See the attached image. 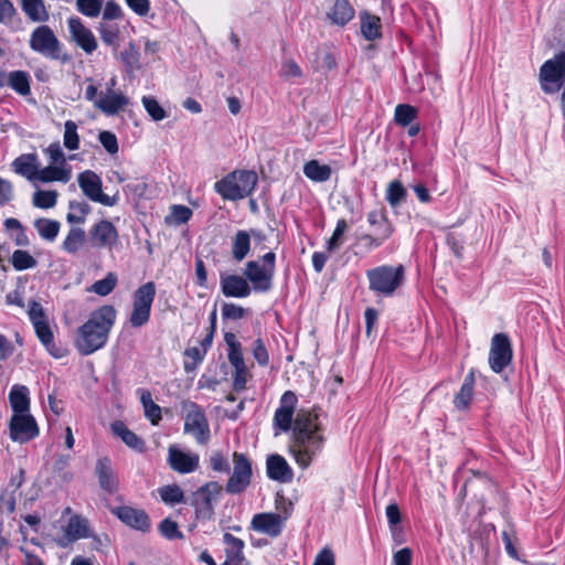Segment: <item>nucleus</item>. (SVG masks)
Segmentation results:
<instances>
[{
  "label": "nucleus",
  "mask_w": 565,
  "mask_h": 565,
  "mask_svg": "<svg viewBox=\"0 0 565 565\" xmlns=\"http://www.w3.org/2000/svg\"><path fill=\"white\" fill-rule=\"evenodd\" d=\"M159 531L161 532V534L164 537H167L169 540L181 539L182 537V533L179 531L177 522H174V521H172L170 519H164L160 523Z\"/></svg>",
  "instance_id": "obj_55"
},
{
  "label": "nucleus",
  "mask_w": 565,
  "mask_h": 565,
  "mask_svg": "<svg viewBox=\"0 0 565 565\" xmlns=\"http://www.w3.org/2000/svg\"><path fill=\"white\" fill-rule=\"evenodd\" d=\"M87 534V522L86 520L74 515L68 520V523L63 527V534L56 540L60 547H67L73 542L86 537Z\"/></svg>",
  "instance_id": "obj_20"
},
{
  "label": "nucleus",
  "mask_w": 565,
  "mask_h": 565,
  "mask_svg": "<svg viewBox=\"0 0 565 565\" xmlns=\"http://www.w3.org/2000/svg\"><path fill=\"white\" fill-rule=\"evenodd\" d=\"M252 475L250 460L246 455L235 451L233 454V471L225 486L226 492L231 494L244 492L250 484Z\"/></svg>",
  "instance_id": "obj_7"
},
{
  "label": "nucleus",
  "mask_w": 565,
  "mask_h": 565,
  "mask_svg": "<svg viewBox=\"0 0 565 565\" xmlns=\"http://www.w3.org/2000/svg\"><path fill=\"white\" fill-rule=\"evenodd\" d=\"M11 263L17 270L34 268L38 265L36 259L29 252L22 249L13 252Z\"/></svg>",
  "instance_id": "obj_42"
},
{
  "label": "nucleus",
  "mask_w": 565,
  "mask_h": 565,
  "mask_svg": "<svg viewBox=\"0 0 565 565\" xmlns=\"http://www.w3.org/2000/svg\"><path fill=\"white\" fill-rule=\"evenodd\" d=\"M64 146L70 150H76L79 147V137L77 134V125L73 120L65 122Z\"/></svg>",
  "instance_id": "obj_49"
},
{
  "label": "nucleus",
  "mask_w": 565,
  "mask_h": 565,
  "mask_svg": "<svg viewBox=\"0 0 565 565\" xmlns=\"http://www.w3.org/2000/svg\"><path fill=\"white\" fill-rule=\"evenodd\" d=\"M222 315L225 319L238 320L245 315V309L234 303H224L222 307Z\"/></svg>",
  "instance_id": "obj_63"
},
{
  "label": "nucleus",
  "mask_w": 565,
  "mask_h": 565,
  "mask_svg": "<svg viewBox=\"0 0 565 565\" xmlns=\"http://www.w3.org/2000/svg\"><path fill=\"white\" fill-rule=\"evenodd\" d=\"M286 518L276 513H258L253 516L250 526L253 530L277 537L282 530Z\"/></svg>",
  "instance_id": "obj_16"
},
{
  "label": "nucleus",
  "mask_w": 565,
  "mask_h": 565,
  "mask_svg": "<svg viewBox=\"0 0 565 565\" xmlns=\"http://www.w3.org/2000/svg\"><path fill=\"white\" fill-rule=\"evenodd\" d=\"M100 39L114 50L119 47V28L116 24L100 22L98 28Z\"/></svg>",
  "instance_id": "obj_38"
},
{
  "label": "nucleus",
  "mask_w": 565,
  "mask_h": 565,
  "mask_svg": "<svg viewBox=\"0 0 565 565\" xmlns=\"http://www.w3.org/2000/svg\"><path fill=\"white\" fill-rule=\"evenodd\" d=\"M184 354L188 358L193 360L192 363L184 362V370L186 372H189V371H193L196 367V365L203 360V358L206 353L204 352V350H202L199 347H192V348L186 349Z\"/></svg>",
  "instance_id": "obj_57"
},
{
  "label": "nucleus",
  "mask_w": 565,
  "mask_h": 565,
  "mask_svg": "<svg viewBox=\"0 0 565 565\" xmlns=\"http://www.w3.org/2000/svg\"><path fill=\"white\" fill-rule=\"evenodd\" d=\"M161 500L167 504H178L184 502V493L177 484L162 487L159 490Z\"/></svg>",
  "instance_id": "obj_46"
},
{
  "label": "nucleus",
  "mask_w": 565,
  "mask_h": 565,
  "mask_svg": "<svg viewBox=\"0 0 565 565\" xmlns=\"http://www.w3.org/2000/svg\"><path fill=\"white\" fill-rule=\"evenodd\" d=\"M60 222L49 218H38L34 222L39 235L46 241H54L60 231Z\"/></svg>",
  "instance_id": "obj_37"
},
{
  "label": "nucleus",
  "mask_w": 565,
  "mask_h": 565,
  "mask_svg": "<svg viewBox=\"0 0 565 565\" xmlns=\"http://www.w3.org/2000/svg\"><path fill=\"white\" fill-rule=\"evenodd\" d=\"M150 317V310L141 307H134L130 316V323L132 327H141L148 322Z\"/></svg>",
  "instance_id": "obj_60"
},
{
  "label": "nucleus",
  "mask_w": 565,
  "mask_h": 565,
  "mask_svg": "<svg viewBox=\"0 0 565 565\" xmlns=\"http://www.w3.org/2000/svg\"><path fill=\"white\" fill-rule=\"evenodd\" d=\"M367 221L372 226V232L382 237L388 238L393 233V227L388 222L383 210H374L367 214Z\"/></svg>",
  "instance_id": "obj_27"
},
{
  "label": "nucleus",
  "mask_w": 565,
  "mask_h": 565,
  "mask_svg": "<svg viewBox=\"0 0 565 565\" xmlns=\"http://www.w3.org/2000/svg\"><path fill=\"white\" fill-rule=\"evenodd\" d=\"M416 114V108L411 105H397L395 108V121L402 126H407L415 119Z\"/></svg>",
  "instance_id": "obj_50"
},
{
  "label": "nucleus",
  "mask_w": 565,
  "mask_h": 565,
  "mask_svg": "<svg viewBox=\"0 0 565 565\" xmlns=\"http://www.w3.org/2000/svg\"><path fill=\"white\" fill-rule=\"evenodd\" d=\"M222 487L216 481H210L192 493L191 504L199 519L210 520L214 514L213 502H216Z\"/></svg>",
  "instance_id": "obj_8"
},
{
  "label": "nucleus",
  "mask_w": 565,
  "mask_h": 565,
  "mask_svg": "<svg viewBox=\"0 0 565 565\" xmlns=\"http://www.w3.org/2000/svg\"><path fill=\"white\" fill-rule=\"evenodd\" d=\"M128 104L129 98L121 92H102L96 102V108L108 116H115L122 111Z\"/></svg>",
  "instance_id": "obj_19"
},
{
  "label": "nucleus",
  "mask_w": 565,
  "mask_h": 565,
  "mask_svg": "<svg viewBox=\"0 0 565 565\" xmlns=\"http://www.w3.org/2000/svg\"><path fill=\"white\" fill-rule=\"evenodd\" d=\"M89 241L93 247L111 248L118 241V232L111 222L102 220L89 231Z\"/></svg>",
  "instance_id": "obj_15"
},
{
  "label": "nucleus",
  "mask_w": 565,
  "mask_h": 565,
  "mask_svg": "<svg viewBox=\"0 0 565 565\" xmlns=\"http://www.w3.org/2000/svg\"><path fill=\"white\" fill-rule=\"evenodd\" d=\"M12 169L15 173L26 178L30 181H35L38 172V156L35 153L21 154L12 162Z\"/></svg>",
  "instance_id": "obj_24"
},
{
  "label": "nucleus",
  "mask_w": 565,
  "mask_h": 565,
  "mask_svg": "<svg viewBox=\"0 0 565 565\" xmlns=\"http://www.w3.org/2000/svg\"><path fill=\"white\" fill-rule=\"evenodd\" d=\"M71 39L87 54L97 49V40L93 32L77 17L67 20Z\"/></svg>",
  "instance_id": "obj_13"
},
{
  "label": "nucleus",
  "mask_w": 565,
  "mask_h": 565,
  "mask_svg": "<svg viewBox=\"0 0 565 565\" xmlns=\"http://www.w3.org/2000/svg\"><path fill=\"white\" fill-rule=\"evenodd\" d=\"M380 28V18L366 12L361 14V32L366 40L374 41L379 39L381 36Z\"/></svg>",
  "instance_id": "obj_34"
},
{
  "label": "nucleus",
  "mask_w": 565,
  "mask_h": 565,
  "mask_svg": "<svg viewBox=\"0 0 565 565\" xmlns=\"http://www.w3.org/2000/svg\"><path fill=\"white\" fill-rule=\"evenodd\" d=\"M38 434V425L30 414H13L10 420V436L13 440L25 443Z\"/></svg>",
  "instance_id": "obj_12"
},
{
  "label": "nucleus",
  "mask_w": 565,
  "mask_h": 565,
  "mask_svg": "<svg viewBox=\"0 0 565 565\" xmlns=\"http://www.w3.org/2000/svg\"><path fill=\"white\" fill-rule=\"evenodd\" d=\"M305 175L313 182H326L331 178L332 170L328 164L310 160L303 166Z\"/></svg>",
  "instance_id": "obj_29"
},
{
  "label": "nucleus",
  "mask_w": 565,
  "mask_h": 565,
  "mask_svg": "<svg viewBox=\"0 0 565 565\" xmlns=\"http://www.w3.org/2000/svg\"><path fill=\"white\" fill-rule=\"evenodd\" d=\"M99 486L103 490L114 493L118 488V479L111 466V461L107 457L97 460L95 468Z\"/></svg>",
  "instance_id": "obj_23"
},
{
  "label": "nucleus",
  "mask_w": 565,
  "mask_h": 565,
  "mask_svg": "<svg viewBox=\"0 0 565 565\" xmlns=\"http://www.w3.org/2000/svg\"><path fill=\"white\" fill-rule=\"evenodd\" d=\"M266 471L269 479L282 483L290 482L294 478V472L280 455H270L266 460Z\"/></svg>",
  "instance_id": "obj_21"
},
{
  "label": "nucleus",
  "mask_w": 565,
  "mask_h": 565,
  "mask_svg": "<svg viewBox=\"0 0 565 565\" xmlns=\"http://www.w3.org/2000/svg\"><path fill=\"white\" fill-rule=\"evenodd\" d=\"M244 275L246 280L252 282L255 291L266 292L273 287L274 273L256 260L246 264Z\"/></svg>",
  "instance_id": "obj_14"
},
{
  "label": "nucleus",
  "mask_w": 565,
  "mask_h": 565,
  "mask_svg": "<svg viewBox=\"0 0 565 565\" xmlns=\"http://www.w3.org/2000/svg\"><path fill=\"white\" fill-rule=\"evenodd\" d=\"M565 76V41L561 43L559 50L552 58L546 60L539 73L541 88L546 94L559 90L561 81Z\"/></svg>",
  "instance_id": "obj_5"
},
{
  "label": "nucleus",
  "mask_w": 565,
  "mask_h": 565,
  "mask_svg": "<svg viewBox=\"0 0 565 565\" xmlns=\"http://www.w3.org/2000/svg\"><path fill=\"white\" fill-rule=\"evenodd\" d=\"M114 513L122 523L135 530L147 532L150 529V519L141 509L124 505L115 509Z\"/></svg>",
  "instance_id": "obj_17"
},
{
  "label": "nucleus",
  "mask_w": 565,
  "mask_h": 565,
  "mask_svg": "<svg viewBox=\"0 0 565 565\" xmlns=\"http://www.w3.org/2000/svg\"><path fill=\"white\" fill-rule=\"evenodd\" d=\"M117 281V275L108 273L104 279L95 281L89 290L99 296H107L115 289Z\"/></svg>",
  "instance_id": "obj_44"
},
{
  "label": "nucleus",
  "mask_w": 565,
  "mask_h": 565,
  "mask_svg": "<svg viewBox=\"0 0 565 565\" xmlns=\"http://www.w3.org/2000/svg\"><path fill=\"white\" fill-rule=\"evenodd\" d=\"M28 388L21 385H14L9 394V399L14 414H25L29 411Z\"/></svg>",
  "instance_id": "obj_31"
},
{
  "label": "nucleus",
  "mask_w": 565,
  "mask_h": 565,
  "mask_svg": "<svg viewBox=\"0 0 565 565\" xmlns=\"http://www.w3.org/2000/svg\"><path fill=\"white\" fill-rule=\"evenodd\" d=\"M224 543L227 545L226 554L228 559L241 562L243 559L244 542L230 533L224 534Z\"/></svg>",
  "instance_id": "obj_40"
},
{
  "label": "nucleus",
  "mask_w": 565,
  "mask_h": 565,
  "mask_svg": "<svg viewBox=\"0 0 565 565\" xmlns=\"http://www.w3.org/2000/svg\"><path fill=\"white\" fill-rule=\"evenodd\" d=\"M70 210L74 212H79V215H76L75 213H68L66 218L68 223H77L82 224L85 222V216L90 213V205L84 201L77 202V201H71L70 202Z\"/></svg>",
  "instance_id": "obj_48"
},
{
  "label": "nucleus",
  "mask_w": 565,
  "mask_h": 565,
  "mask_svg": "<svg viewBox=\"0 0 565 565\" xmlns=\"http://www.w3.org/2000/svg\"><path fill=\"white\" fill-rule=\"evenodd\" d=\"M98 140L108 153L115 154L118 152V141L113 132L107 130L100 131L98 135Z\"/></svg>",
  "instance_id": "obj_56"
},
{
  "label": "nucleus",
  "mask_w": 565,
  "mask_h": 565,
  "mask_svg": "<svg viewBox=\"0 0 565 565\" xmlns=\"http://www.w3.org/2000/svg\"><path fill=\"white\" fill-rule=\"evenodd\" d=\"M512 361V348L504 333H497L491 341L489 364L493 372L500 373Z\"/></svg>",
  "instance_id": "obj_10"
},
{
  "label": "nucleus",
  "mask_w": 565,
  "mask_h": 565,
  "mask_svg": "<svg viewBox=\"0 0 565 565\" xmlns=\"http://www.w3.org/2000/svg\"><path fill=\"white\" fill-rule=\"evenodd\" d=\"M141 102L145 109L154 121L163 120L167 118V111L156 98L151 96H143Z\"/></svg>",
  "instance_id": "obj_47"
},
{
  "label": "nucleus",
  "mask_w": 565,
  "mask_h": 565,
  "mask_svg": "<svg viewBox=\"0 0 565 565\" xmlns=\"http://www.w3.org/2000/svg\"><path fill=\"white\" fill-rule=\"evenodd\" d=\"M184 431L194 436L199 444H206L210 438V428L203 411L196 405L189 406L185 419Z\"/></svg>",
  "instance_id": "obj_11"
},
{
  "label": "nucleus",
  "mask_w": 565,
  "mask_h": 565,
  "mask_svg": "<svg viewBox=\"0 0 565 565\" xmlns=\"http://www.w3.org/2000/svg\"><path fill=\"white\" fill-rule=\"evenodd\" d=\"M492 484L490 480L483 477H478L471 480H468L460 491V495H466L468 491L475 492V495L478 497L477 490L479 489H488L490 490Z\"/></svg>",
  "instance_id": "obj_53"
},
{
  "label": "nucleus",
  "mask_w": 565,
  "mask_h": 565,
  "mask_svg": "<svg viewBox=\"0 0 565 565\" xmlns=\"http://www.w3.org/2000/svg\"><path fill=\"white\" fill-rule=\"evenodd\" d=\"M34 329L40 341L46 347V349L50 352H52L51 347H54L53 333L47 322H38L36 326H34Z\"/></svg>",
  "instance_id": "obj_54"
},
{
  "label": "nucleus",
  "mask_w": 565,
  "mask_h": 565,
  "mask_svg": "<svg viewBox=\"0 0 565 565\" xmlns=\"http://www.w3.org/2000/svg\"><path fill=\"white\" fill-rule=\"evenodd\" d=\"M140 401L145 409L146 417L157 425L161 419V408L152 401L151 393L147 390H140Z\"/></svg>",
  "instance_id": "obj_36"
},
{
  "label": "nucleus",
  "mask_w": 565,
  "mask_h": 565,
  "mask_svg": "<svg viewBox=\"0 0 565 565\" xmlns=\"http://www.w3.org/2000/svg\"><path fill=\"white\" fill-rule=\"evenodd\" d=\"M222 292L226 297L245 298L250 295L252 288L246 278L238 275H227L221 278Z\"/></svg>",
  "instance_id": "obj_22"
},
{
  "label": "nucleus",
  "mask_w": 565,
  "mask_h": 565,
  "mask_svg": "<svg viewBox=\"0 0 565 565\" xmlns=\"http://www.w3.org/2000/svg\"><path fill=\"white\" fill-rule=\"evenodd\" d=\"M347 230H348L347 221L343 220V218L339 220L332 236L328 241L327 248H328L329 252H333V250L338 249L342 245V243H343V235H344Z\"/></svg>",
  "instance_id": "obj_52"
},
{
  "label": "nucleus",
  "mask_w": 565,
  "mask_h": 565,
  "mask_svg": "<svg viewBox=\"0 0 565 565\" xmlns=\"http://www.w3.org/2000/svg\"><path fill=\"white\" fill-rule=\"evenodd\" d=\"M29 45L33 52L50 60L63 63L70 60L68 55L63 52V44L46 24L39 25L32 31Z\"/></svg>",
  "instance_id": "obj_4"
},
{
  "label": "nucleus",
  "mask_w": 565,
  "mask_h": 565,
  "mask_svg": "<svg viewBox=\"0 0 565 565\" xmlns=\"http://www.w3.org/2000/svg\"><path fill=\"white\" fill-rule=\"evenodd\" d=\"M210 467L212 470L217 472H228L230 471V465L226 459V457L220 452L215 451L210 457Z\"/></svg>",
  "instance_id": "obj_58"
},
{
  "label": "nucleus",
  "mask_w": 565,
  "mask_h": 565,
  "mask_svg": "<svg viewBox=\"0 0 565 565\" xmlns=\"http://www.w3.org/2000/svg\"><path fill=\"white\" fill-rule=\"evenodd\" d=\"M366 276L370 281V289L384 295L391 296L403 284L404 267L380 266L367 270Z\"/></svg>",
  "instance_id": "obj_6"
},
{
  "label": "nucleus",
  "mask_w": 565,
  "mask_h": 565,
  "mask_svg": "<svg viewBox=\"0 0 565 565\" xmlns=\"http://www.w3.org/2000/svg\"><path fill=\"white\" fill-rule=\"evenodd\" d=\"M77 182L83 193L93 202L105 206H114L118 202V194L109 196L103 192V182L100 177L92 171L85 170L77 175Z\"/></svg>",
  "instance_id": "obj_9"
},
{
  "label": "nucleus",
  "mask_w": 565,
  "mask_h": 565,
  "mask_svg": "<svg viewBox=\"0 0 565 565\" xmlns=\"http://www.w3.org/2000/svg\"><path fill=\"white\" fill-rule=\"evenodd\" d=\"M258 181L256 172L235 170L214 184V190L228 201L245 199L252 194Z\"/></svg>",
  "instance_id": "obj_3"
},
{
  "label": "nucleus",
  "mask_w": 565,
  "mask_h": 565,
  "mask_svg": "<svg viewBox=\"0 0 565 565\" xmlns=\"http://www.w3.org/2000/svg\"><path fill=\"white\" fill-rule=\"evenodd\" d=\"M328 17L332 23L342 26L353 19L354 9L348 0H335Z\"/></svg>",
  "instance_id": "obj_25"
},
{
  "label": "nucleus",
  "mask_w": 565,
  "mask_h": 565,
  "mask_svg": "<svg viewBox=\"0 0 565 565\" xmlns=\"http://www.w3.org/2000/svg\"><path fill=\"white\" fill-rule=\"evenodd\" d=\"M21 7L26 17L33 22H46L50 13L43 0H21Z\"/></svg>",
  "instance_id": "obj_28"
},
{
  "label": "nucleus",
  "mask_w": 565,
  "mask_h": 565,
  "mask_svg": "<svg viewBox=\"0 0 565 565\" xmlns=\"http://www.w3.org/2000/svg\"><path fill=\"white\" fill-rule=\"evenodd\" d=\"M113 433L118 436L128 447L134 450L142 451L145 448L143 440L138 437L134 431L128 429V427L122 422H115L111 424Z\"/></svg>",
  "instance_id": "obj_26"
},
{
  "label": "nucleus",
  "mask_w": 565,
  "mask_h": 565,
  "mask_svg": "<svg viewBox=\"0 0 565 565\" xmlns=\"http://www.w3.org/2000/svg\"><path fill=\"white\" fill-rule=\"evenodd\" d=\"M168 461L170 467L180 473H189L198 469L199 456L191 452H184L175 446L169 447Z\"/></svg>",
  "instance_id": "obj_18"
},
{
  "label": "nucleus",
  "mask_w": 565,
  "mask_h": 565,
  "mask_svg": "<svg viewBox=\"0 0 565 565\" xmlns=\"http://www.w3.org/2000/svg\"><path fill=\"white\" fill-rule=\"evenodd\" d=\"M475 374L473 371L466 376L460 391L457 393L454 399V404L457 409L463 411L468 408L472 395H473Z\"/></svg>",
  "instance_id": "obj_30"
},
{
  "label": "nucleus",
  "mask_w": 565,
  "mask_h": 565,
  "mask_svg": "<svg viewBox=\"0 0 565 565\" xmlns=\"http://www.w3.org/2000/svg\"><path fill=\"white\" fill-rule=\"evenodd\" d=\"M406 189L398 180L392 181L386 190V200L392 207L398 206L406 199Z\"/></svg>",
  "instance_id": "obj_41"
},
{
  "label": "nucleus",
  "mask_w": 565,
  "mask_h": 565,
  "mask_svg": "<svg viewBox=\"0 0 565 565\" xmlns=\"http://www.w3.org/2000/svg\"><path fill=\"white\" fill-rule=\"evenodd\" d=\"M28 313H29L30 320L32 321L33 326H36L38 322L39 323L46 322L43 307L38 301H32L30 303Z\"/></svg>",
  "instance_id": "obj_62"
},
{
  "label": "nucleus",
  "mask_w": 565,
  "mask_h": 565,
  "mask_svg": "<svg viewBox=\"0 0 565 565\" xmlns=\"http://www.w3.org/2000/svg\"><path fill=\"white\" fill-rule=\"evenodd\" d=\"M156 296V286L149 281L140 286L134 296V307H141L151 310V306Z\"/></svg>",
  "instance_id": "obj_35"
},
{
  "label": "nucleus",
  "mask_w": 565,
  "mask_h": 565,
  "mask_svg": "<svg viewBox=\"0 0 565 565\" xmlns=\"http://www.w3.org/2000/svg\"><path fill=\"white\" fill-rule=\"evenodd\" d=\"M85 241V232L79 227L70 230L66 238L63 242V248L68 253H76Z\"/></svg>",
  "instance_id": "obj_43"
},
{
  "label": "nucleus",
  "mask_w": 565,
  "mask_h": 565,
  "mask_svg": "<svg viewBox=\"0 0 565 565\" xmlns=\"http://www.w3.org/2000/svg\"><path fill=\"white\" fill-rule=\"evenodd\" d=\"M71 178V172L60 167L49 166L45 168L38 167V172L35 175V181L41 182H51V181H62L67 182Z\"/></svg>",
  "instance_id": "obj_33"
},
{
  "label": "nucleus",
  "mask_w": 565,
  "mask_h": 565,
  "mask_svg": "<svg viewBox=\"0 0 565 565\" xmlns=\"http://www.w3.org/2000/svg\"><path fill=\"white\" fill-rule=\"evenodd\" d=\"M413 552L408 547H404L398 550L393 555L394 565H411L412 564Z\"/></svg>",
  "instance_id": "obj_64"
},
{
  "label": "nucleus",
  "mask_w": 565,
  "mask_h": 565,
  "mask_svg": "<svg viewBox=\"0 0 565 565\" xmlns=\"http://www.w3.org/2000/svg\"><path fill=\"white\" fill-rule=\"evenodd\" d=\"M15 510V495L14 491H3L0 494V512L12 514Z\"/></svg>",
  "instance_id": "obj_59"
},
{
  "label": "nucleus",
  "mask_w": 565,
  "mask_h": 565,
  "mask_svg": "<svg viewBox=\"0 0 565 565\" xmlns=\"http://www.w3.org/2000/svg\"><path fill=\"white\" fill-rule=\"evenodd\" d=\"M9 85L20 95L30 94L29 75L23 71H14L9 74Z\"/></svg>",
  "instance_id": "obj_39"
},
{
  "label": "nucleus",
  "mask_w": 565,
  "mask_h": 565,
  "mask_svg": "<svg viewBox=\"0 0 565 565\" xmlns=\"http://www.w3.org/2000/svg\"><path fill=\"white\" fill-rule=\"evenodd\" d=\"M253 355L260 365L265 366L268 364L269 355L262 339H257L254 342Z\"/></svg>",
  "instance_id": "obj_61"
},
{
  "label": "nucleus",
  "mask_w": 565,
  "mask_h": 565,
  "mask_svg": "<svg viewBox=\"0 0 565 565\" xmlns=\"http://www.w3.org/2000/svg\"><path fill=\"white\" fill-rule=\"evenodd\" d=\"M296 402L297 397L292 392H285L280 399V407L275 413L274 420L276 426L284 431H288L292 427V441L289 446L290 452L301 468H307L321 451L324 438L316 408L299 409L292 425Z\"/></svg>",
  "instance_id": "obj_1"
},
{
  "label": "nucleus",
  "mask_w": 565,
  "mask_h": 565,
  "mask_svg": "<svg viewBox=\"0 0 565 565\" xmlns=\"http://www.w3.org/2000/svg\"><path fill=\"white\" fill-rule=\"evenodd\" d=\"M77 10L86 17H97L103 8L104 0H76Z\"/></svg>",
  "instance_id": "obj_51"
},
{
  "label": "nucleus",
  "mask_w": 565,
  "mask_h": 565,
  "mask_svg": "<svg viewBox=\"0 0 565 565\" xmlns=\"http://www.w3.org/2000/svg\"><path fill=\"white\" fill-rule=\"evenodd\" d=\"M58 193L54 190H39L33 194V205L40 209H51L56 205Z\"/></svg>",
  "instance_id": "obj_45"
},
{
  "label": "nucleus",
  "mask_w": 565,
  "mask_h": 565,
  "mask_svg": "<svg viewBox=\"0 0 565 565\" xmlns=\"http://www.w3.org/2000/svg\"><path fill=\"white\" fill-rule=\"evenodd\" d=\"M250 235L246 231H238L232 243V257L236 262H242L249 253Z\"/></svg>",
  "instance_id": "obj_32"
},
{
  "label": "nucleus",
  "mask_w": 565,
  "mask_h": 565,
  "mask_svg": "<svg viewBox=\"0 0 565 565\" xmlns=\"http://www.w3.org/2000/svg\"><path fill=\"white\" fill-rule=\"evenodd\" d=\"M116 320L113 306H103L92 312L89 319L78 329L75 344L83 355L103 348Z\"/></svg>",
  "instance_id": "obj_2"
}]
</instances>
